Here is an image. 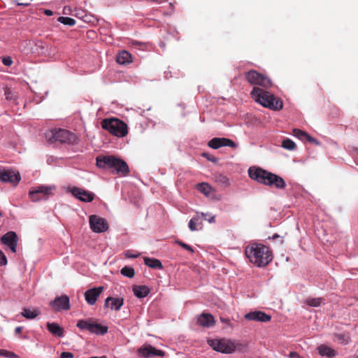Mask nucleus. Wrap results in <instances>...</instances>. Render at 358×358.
<instances>
[{
  "label": "nucleus",
  "instance_id": "aec40b11",
  "mask_svg": "<svg viewBox=\"0 0 358 358\" xmlns=\"http://www.w3.org/2000/svg\"><path fill=\"white\" fill-rule=\"evenodd\" d=\"M124 304L123 298H114L108 296L105 301V306L110 307L111 310H119Z\"/></svg>",
  "mask_w": 358,
  "mask_h": 358
},
{
  "label": "nucleus",
  "instance_id": "bb28decb",
  "mask_svg": "<svg viewBox=\"0 0 358 358\" xmlns=\"http://www.w3.org/2000/svg\"><path fill=\"white\" fill-rule=\"evenodd\" d=\"M317 350L322 356H326L327 357H333L336 356V351L324 345H321L317 348Z\"/></svg>",
  "mask_w": 358,
  "mask_h": 358
},
{
  "label": "nucleus",
  "instance_id": "4be33fe9",
  "mask_svg": "<svg viewBox=\"0 0 358 358\" xmlns=\"http://www.w3.org/2000/svg\"><path fill=\"white\" fill-rule=\"evenodd\" d=\"M48 330L55 336L63 337L64 336V329L61 327L57 323L55 322H48L47 324Z\"/></svg>",
  "mask_w": 358,
  "mask_h": 358
},
{
  "label": "nucleus",
  "instance_id": "2f4dec72",
  "mask_svg": "<svg viewBox=\"0 0 358 358\" xmlns=\"http://www.w3.org/2000/svg\"><path fill=\"white\" fill-rule=\"evenodd\" d=\"M58 22L68 26H73L76 24V20L69 17H59Z\"/></svg>",
  "mask_w": 358,
  "mask_h": 358
},
{
  "label": "nucleus",
  "instance_id": "ea45409f",
  "mask_svg": "<svg viewBox=\"0 0 358 358\" xmlns=\"http://www.w3.org/2000/svg\"><path fill=\"white\" fill-rule=\"evenodd\" d=\"M2 63L6 66H10L13 64V59L10 57H4L2 58Z\"/></svg>",
  "mask_w": 358,
  "mask_h": 358
},
{
  "label": "nucleus",
  "instance_id": "603ef678",
  "mask_svg": "<svg viewBox=\"0 0 358 358\" xmlns=\"http://www.w3.org/2000/svg\"><path fill=\"white\" fill-rule=\"evenodd\" d=\"M334 110H335V115H339V110L337 108H334Z\"/></svg>",
  "mask_w": 358,
  "mask_h": 358
},
{
  "label": "nucleus",
  "instance_id": "9d476101",
  "mask_svg": "<svg viewBox=\"0 0 358 358\" xmlns=\"http://www.w3.org/2000/svg\"><path fill=\"white\" fill-rule=\"evenodd\" d=\"M52 138L55 141L73 145L78 143V138L75 134L62 129H55L52 133Z\"/></svg>",
  "mask_w": 358,
  "mask_h": 358
},
{
  "label": "nucleus",
  "instance_id": "f8f14e48",
  "mask_svg": "<svg viewBox=\"0 0 358 358\" xmlns=\"http://www.w3.org/2000/svg\"><path fill=\"white\" fill-rule=\"evenodd\" d=\"M208 145L213 149H218L221 147H230L236 148L237 145L232 140L227 138H213L208 141Z\"/></svg>",
  "mask_w": 358,
  "mask_h": 358
},
{
  "label": "nucleus",
  "instance_id": "58836bf2",
  "mask_svg": "<svg viewBox=\"0 0 358 358\" xmlns=\"http://www.w3.org/2000/svg\"><path fill=\"white\" fill-rule=\"evenodd\" d=\"M3 357L7 358H20L17 355L14 353L13 352L8 351L6 350V352H3Z\"/></svg>",
  "mask_w": 358,
  "mask_h": 358
},
{
  "label": "nucleus",
  "instance_id": "423d86ee",
  "mask_svg": "<svg viewBox=\"0 0 358 358\" xmlns=\"http://www.w3.org/2000/svg\"><path fill=\"white\" fill-rule=\"evenodd\" d=\"M208 343L214 350L226 354L234 352L240 345L236 341L226 338L209 340Z\"/></svg>",
  "mask_w": 358,
  "mask_h": 358
},
{
  "label": "nucleus",
  "instance_id": "2eb2a0df",
  "mask_svg": "<svg viewBox=\"0 0 358 358\" xmlns=\"http://www.w3.org/2000/svg\"><path fill=\"white\" fill-rule=\"evenodd\" d=\"M248 321L267 322L271 320V316L261 310L251 311L244 316Z\"/></svg>",
  "mask_w": 358,
  "mask_h": 358
},
{
  "label": "nucleus",
  "instance_id": "f257e3e1",
  "mask_svg": "<svg viewBox=\"0 0 358 358\" xmlns=\"http://www.w3.org/2000/svg\"><path fill=\"white\" fill-rule=\"evenodd\" d=\"M250 178L264 185L283 189L286 187L285 180L280 176L259 167H250L248 169Z\"/></svg>",
  "mask_w": 358,
  "mask_h": 358
},
{
  "label": "nucleus",
  "instance_id": "cd10ccee",
  "mask_svg": "<svg viewBox=\"0 0 358 358\" xmlns=\"http://www.w3.org/2000/svg\"><path fill=\"white\" fill-rule=\"evenodd\" d=\"M40 311L38 309L31 310L29 308H24L21 315L28 320H32L39 315Z\"/></svg>",
  "mask_w": 358,
  "mask_h": 358
},
{
  "label": "nucleus",
  "instance_id": "ddd939ff",
  "mask_svg": "<svg viewBox=\"0 0 358 358\" xmlns=\"http://www.w3.org/2000/svg\"><path fill=\"white\" fill-rule=\"evenodd\" d=\"M50 306L55 311L67 310L70 309L69 298L66 295L56 297L50 303Z\"/></svg>",
  "mask_w": 358,
  "mask_h": 358
},
{
  "label": "nucleus",
  "instance_id": "49530a36",
  "mask_svg": "<svg viewBox=\"0 0 358 358\" xmlns=\"http://www.w3.org/2000/svg\"><path fill=\"white\" fill-rule=\"evenodd\" d=\"M221 321L223 322V323H225L227 324L228 326L229 327H232V324H231V320L228 318H222L221 317Z\"/></svg>",
  "mask_w": 358,
  "mask_h": 358
},
{
  "label": "nucleus",
  "instance_id": "b1692460",
  "mask_svg": "<svg viewBox=\"0 0 358 358\" xmlns=\"http://www.w3.org/2000/svg\"><path fill=\"white\" fill-rule=\"evenodd\" d=\"M214 181L219 185L220 187L226 188L229 186L230 182L229 180L224 175L221 173H215L213 176Z\"/></svg>",
  "mask_w": 358,
  "mask_h": 358
},
{
  "label": "nucleus",
  "instance_id": "c9c22d12",
  "mask_svg": "<svg viewBox=\"0 0 358 358\" xmlns=\"http://www.w3.org/2000/svg\"><path fill=\"white\" fill-rule=\"evenodd\" d=\"M293 135L301 140H304L305 136L306 135V132L299 129H294Z\"/></svg>",
  "mask_w": 358,
  "mask_h": 358
},
{
  "label": "nucleus",
  "instance_id": "f3484780",
  "mask_svg": "<svg viewBox=\"0 0 358 358\" xmlns=\"http://www.w3.org/2000/svg\"><path fill=\"white\" fill-rule=\"evenodd\" d=\"M103 287H94L87 289L84 294L85 299L87 303L91 306L95 304L98 298L103 292Z\"/></svg>",
  "mask_w": 358,
  "mask_h": 358
},
{
  "label": "nucleus",
  "instance_id": "9b49d317",
  "mask_svg": "<svg viewBox=\"0 0 358 358\" xmlns=\"http://www.w3.org/2000/svg\"><path fill=\"white\" fill-rule=\"evenodd\" d=\"M90 225L91 229L96 233H101L108 230V224L107 221L96 215L90 217Z\"/></svg>",
  "mask_w": 358,
  "mask_h": 358
},
{
  "label": "nucleus",
  "instance_id": "a878e982",
  "mask_svg": "<svg viewBox=\"0 0 358 358\" xmlns=\"http://www.w3.org/2000/svg\"><path fill=\"white\" fill-rule=\"evenodd\" d=\"M144 263L147 266L150 267L152 268H163V265L162 262L157 259L144 257Z\"/></svg>",
  "mask_w": 358,
  "mask_h": 358
},
{
  "label": "nucleus",
  "instance_id": "c756f323",
  "mask_svg": "<svg viewBox=\"0 0 358 358\" xmlns=\"http://www.w3.org/2000/svg\"><path fill=\"white\" fill-rule=\"evenodd\" d=\"M324 301L323 298H311L306 299V303L312 307H318L324 303Z\"/></svg>",
  "mask_w": 358,
  "mask_h": 358
},
{
  "label": "nucleus",
  "instance_id": "6ab92c4d",
  "mask_svg": "<svg viewBox=\"0 0 358 358\" xmlns=\"http://www.w3.org/2000/svg\"><path fill=\"white\" fill-rule=\"evenodd\" d=\"M138 353L144 357L145 358H150L153 357H161L165 356V352L161 350H157L152 345H148L145 348H141L138 350Z\"/></svg>",
  "mask_w": 358,
  "mask_h": 358
},
{
  "label": "nucleus",
  "instance_id": "a19ab883",
  "mask_svg": "<svg viewBox=\"0 0 358 358\" xmlns=\"http://www.w3.org/2000/svg\"><path fill=\"white\" fill-rule=\"evenodd\" d=\"M7 264V259L3 252L0 250V266L6 265Z\"/></svg>",
  "mask_w": 358,
  "mask_h": 358
},
{
  "label": "nucleus",
  "instance_id": "473e14b6",
  "mask_svg": "<svg viewBox=\"0 0 358 358\" xmlns=\"http://www.w3.org/2000/svg\"><path fill=\"white\" fill-rule=\"evenodd\" d=\"M282 146L287 150H292L295 148L296 144L291 139L287 138L282 141Z\"/></svg>",
  "mask_w": 358,
  "mask_h": 358
},
{
  "label": "nucleus",
  "instance_id": "de8ad7c7",
  "mask_svg": "<svg viewBox=\"0 0 358 358\" xmlns=\"http://www.w3.org/2000/svg\"><path fill=\"white\" fill-rule=\"evenodd\" d=\"M15 2H16L17 6H22L27 7V6L30 5L29 2H20L19 1H16Z\"/></svg>",
  "mask_w": 358,
  "mask_h": 358
},
{
  "label": "nucleus",
  "instance_id": "0eeeda50",
  "mask_svg": "<svg viewBox=\"0 0 358 358\" xmlns=\"http://www.w3.org/2000/svg\"><path fill=\"white\" fill-rule=\"evenodd\" d=\"M245 80L252 85H259L268 89L273 85L271 80L256 70H250L245 74Z\"/></svg>",
  "mask_w": 358,
  "mask_h": 358
},
{
  "label": "nucleus",
  "instance_id": "3c124183",
  "mask_svg": "<svg viewBox=\"0 0 358 358\" xmlns=\"http://www.w3.org/2000/svg\"><path fill=\"white\" fill-rule=\"evenodd\" d=\"M44 13L48 16H51L53 13L52 10L46 9L44 10Z\"/></svg>",
  "mask_w": 358,
  "mask_h": 358
},
{
  "label": "nucleus",
  "instance_id": "72a5a7b5",
  "mask_svg": "<svg viewBox=\"0 0 358 358\" xmlns=\"http://www.w3.org/2000/svg\"><path fill=\"white\" fill-rule=\"evenodd\" d=\"M4 94H5L6 99L7 100H8V101L15 100L16 94H15V92H13V91L10 88L6 87L4 90Z\"/></svg>",
  "mask_w": 358,
  "mask_h": 358
},
{
  "label": "nucleus",
  "instance_id": "f03ea898",
  "mask_svg": "<svg viewBox=\"0 0 358 358\" xmlns=\"http://www.w3.org/2000/svg\"><path fill=\"white\" fill-rule=\"evenodd\" d=\"M245 254L250 262L258 267L266 266L273 259L269 248L260 243H251L248 245Z\"/></svg>",
  "mask_w": 358,
  "mask_h": 358
},
{
  "label": "nucleus",
  "instance_id": "5fc2aeb1",
  "mask_svg": "<svg viewBox=\"0 0 358 358\" xmlns=\"http://www.w3.org/2000/svg\"><path fill=\"white\" fill-rule=\"evenodd\" d=\"M3 352H6V350H0V356H3Z\"/></svg>",
  "mask_w": 358,
  "mask_h": 358
},
{
  "label": "nucleus",
  "instance_id": "f704fd0d",
  "mask_svg": "<svg viewBox=\"0 0 358 358\" xmlns=\"http://www.w3.org/2000/svg\"><path fill=\"white\" fill-rule=\"evenodd\" d=\"M336 337H337L338 341L341 343L344 344V345L348 344L350 341V338L348 334H338V335H336Z\"/></svg>",
  "mask_w": 358,
  "mask_h": 358
},
{
  "label": "nucleus",
  "instance_id": "20e7f679",
  "mask_svg": "<svg viewBox=\"0 0 358 358\" xmlns=\"http://www.w3.org/2000/svg\"><path fill=\"white\" fill-rule=\"evenodd\" d=\"M96 166L100 169H110L112 172L122 176H125L129 173V169L126 162L114 156L97 157Z\"/></svg>",
  "mask_w": 358,
  "mask_h": 358
},
{
  "label": "nucleus",
  "instance_id": "6e6552de",
  "mask_svg": "<svg viewBox=\"0 0 358 358\" xmlns=\"http://www.w3.org/2000/svg\"><path fill=\"white\" fill-rule=\"evenodd\" d=\"M56 190L55 185H40L29 190V196L33 202H37L42 199L46 200L48 196L54 194Z\"/></svg>",
  "mask_w": 358,
  "mask_h": 358
},
{
  "label": "nucleus",
  "instance_id": "bf43d9fd",
  "mask_svg": "<svg viewBox=\"0 0 358 358\" xmlns=\"http://www.w3.org/2000/svg\"><path fill=\"white\" fill-rule=\"evenodd\" d=\"M356 358H358V355L356 357Z\"/></svg>",
  "mask_w": 358,
  "mask_h": 358
},
{
  "label": "nucleus",
  "instance_id": "13d9d810",
  "mask_svg": "<svg viewBox=\"0 0 358 358\" xmlns=\"http://www.w3.org/2000/svg\"><path fill=\"white\" fill-rule=\"evenodd\" d=\"M1 216H2V213H1V212L0 211V217H1Z\"/></svg>",
  "mask_w": 358,
  "mask_h": 358
},
{
  "label": "nucleus",
  "instance_id": "7ed1b4c3",
  "mask_svg": "<svg viewBox=\"0 0 358 358\" xmlns=\"http://www.w3.org/2000/svg\"><path fill=\"white\" fill-rule=\"evenodd\" d=\"M254 100L265 108L273 110H280L283 107L282 101L271 92L258 87H254L250 93Z\"/></svg>",
  "mask_w": 358,
  "mask_h": 358
},
{
  "label": "nucleus",
  "instance_id": "37998d69",
  "mask_svg": "<svg viewBox=\"0 0 358 358\" xmlns=\"http://www.w3.org/2000/svg\"><path fill=\"white\" fill-rule=\"evenodd\" d=\"M140 255L139 253L138 254H133L131 252V251L130 250H128L125 252V256L127 257V258H136L138 257V256Z\"/></svg>",
  "mask_w": 358,
  "mask_h": 358
},
{
  "label": "nucleus",
  "instance_id": "4468645a",
  "mask_svg": "<svg viewBox=\"0 0 358 358\" xmlns=\"http://www.w3.org/2000/svg\"><path fill=\"white\" fill-rule=\"evenodd\" d=\"M2 243L7 245L13 252H16L18 237L15 232L8 231L1 238Z\"/></svg>",
  "mask_w": 358,
  "mask_h": 358
},
{
  "label": "nucleus",
  "instance_id": "7c9ffc66",
  "mask_svg": "<svg viewBox=\"0 0 358 358\" xmlns=\"http://www.w3.org/2000/svg\"><path fill=\"white\" fill-rule=\"evenodd\" d=\"M120 272L124 276H126V277H128L130 278H133L135 275L134 269L133 268L129 267V266H124L121 269Z\"/></svg>",
  "mask_w": 358,
  "mask_h": 358
},
{
  "label": "nucleus",
  "instance_id": "864d4df0",
  "mask_svg": "<svg viewBox=\"0 0 358 358\" xmlns=\"http://www.w3.org/2000/svg\"><path fill=\"white\" fill-rule=\"evenodd\" d=\"M132 44L134 45H141V43L138 41H134V42H132Z\"/></svg>",
  "mask_w": 358,
  "mask_h": 358
},
{
  "label": "nucleus",
  "instance_id": "8fccbe9b",
  "mask_svg": "<svg viewBox=\"0 0 358 358\" xmlns=\"http://www.w3.org/2000/svg\"><path fill=\"white\" fill-rule=\"evenodd\" d=\"M284 237H285V236H280L279 234H273V236H272V238H272V239H273V240H275V239H277V238H283Z\"/></svg>",
  "mask_w": 358,
  "mask_h": 358
},
{
  "label": "nucleus",
  "instance_id": "09e8293b",
  "mask_svg": "<svg viewBox=\"0 0 358 358\" xmlns=\"http://www.w3.org/2000/svg\"><path fill=\"white\" fill-rule=\"evenodd\" d=\"M22 331V327H17L15 329V333L16 334H20Z\"/></svg>",
  "mask_w": 358,
  "mask_h": 358
},
{
  "label": "nucleus",
  "instance_id": "c03bdc74",
  "mask_svg": "<svg viewBox=\"0 0 358 358\" xmlns=\"http://www.w3.org/2000/svg\"><path fill=\"white\" fill-rule=\"evenodd\" d=\"M73 355L69 352H63L61 353L60 358H73Z\"/></svg>",
  "mask_w": 358,
  "mask_h": 358
},
{
  "label": "nucleus",
  "instance_id": "dca6fc26",
  "mask_svg": "<svg viewBox=\"0 0 358 358\" xmlns=\"http://www.w3.org/2000/svg\"><path fill=\"white\" fill-rule=\"evenodd\" d=\"M21 177L19 173L10 170L0 169V180L5 182H10L17 185L20 180Z\"/></svg>",
  "mask_w": 358,
  "mask_h": 358
},
{
  "label": "nucleus",
  "instance_id": "393cba45",
  "mask_svg": "<svg viewBox=\"0 0 358 358\" xmlns=\"http://www.w3.org/2000/svg\"><path fill=\"white\" fill-rule=\"evenodd\" d=\"M116 61L120 64H129L132 62L131 55L129 52L123 50L118 54Z\"/></svg>",
  "mask_w": 358,
  "mask_h": 358
},
{
  "label": "nucleus",
  "instance_id": "e433bc0d",
  "mask_svg": "<svg viewBox=\"0 0 358 358\" xmlns=\"http://www.w3.org/2000/svg\"><path fill=\"white\" fill-rule=\"evenodd\" d=\"M176 243L178 244L180 246H181L182 248L190 252L191 253H194V251L193 248L190 245H187V243L182 242L180 241H176Z\"/></svg>",
  "mask_w": 358,
  "mask_h": 358
},
{
  "label": "nucleus",
  "instance_id": "79ce46f5",
  "mask_svg": "<svg viewBox=\"0 0 358 358\" xmlns=\"http://www.w3.org/2000/svg\"><path fill=\"white\" fill-rule=\"evenodd\" d=\"M304 139H306L307 141H308L310 143H314L317 145H319V142L315 138H313L309 134H308L307 133H306V135L305 136Z\"/></svg>",
  "mask_w": 358,
  "mask_h": 358
},
{
  "label": "nucleus",
  "instance_id": "a18cd8bd",
  "mask_svg": "<svg viewBox=\"0 0 358 358\" xmlns=\"http://www.w3.org/2000/svg\"><path fill=\"white\" fill-rule=\"evenodd\" d=\"M201 215H202V217H204L205 220H208L210 223L215 222V221L214 216H211V217H210V219H207V214L202 213Z\"/></svg>",
  "mask_w": 358,
  "mask_h": 358
},
{
  "label": "nucleus",
  "instance_id": "4c0bfd02",
  "mask_svg": "<svg viewBox=\"0 0 358 358\" xmlns=\"http://www.w3.org/2000/svg\"><path fill=\"white\" fill-rule=\"evenodd\" d=\"M197 218H192L189 222V228L191 231L196 230Z\"/></svg>",
  "mask_w": 358,
  "mask_h": 358
},
{
  "label": "nucleus",
  "instance_id": "1a4fd4ad",
  "mask_svg": "<svg viewBox=\"0 0 358 358\" xmlns=\"http://www.w3.org/2000/svg\"><path fill=\"white\" fill-rule=\"evenodd\" d=\"M76 326L80 329L87 330L97 335H104L108 331L106 326L94 322L92 320H80Z\"/></svg>",
  "mask_w": 358,
  "mask_h": 358
},
{
  "label": "nucleus",
  "instance_id": "5701e85b",
  "mask_svg": "<svg viewBox=\"0 0 358 358\" xmlns=\"http://www.w3.org/2000/svg\"><path fill=\"white\" fill-rule=\"evenodd\" d=\"M150 289L145 285H135L133 287L134 295L138 298H143L148 295Z\"/></svg>",
  "mask_w": 358,
  "mask_h": 358
},
{
  "label": "nucleus",
  "instance_id": "412c9836",
  "mask_svg": "<svg viewBox=\"0 0 358 358\" xmlns=\"http://www.w3.org/2000/svg\"><path fill=\"white\" fill-rule=\"evenodd\" d=\"M197 322L201 327H210L214 325L215 320L212 315L203 313L199 317Z\"/></svg>",
  "mask_w": 358,
  "mask_h": 358
},
{
  "label": "nucleus",
  "instance_id": "6e6d98bb",
  "mask_svg": "<svg viewBox=\"0 0 358 358\" xmlns=\"http://www.w3.org/2000/svg\"><path fill=\"white\" fill-rule=\"evenodd\" d=\"M38 47L43 48H44L43 43L41 42V45H38Z\"/></svg>",
  "mask_w": 358,
  "mask_h": 358
},
{
  "label": "nucleus",
  "instance_id": "39448f33",
  "mask_svg": "<svg viewBox=\"0 0 358 358\" xmlns=\"http://www.w3.org/2000/svg\"><path fill=\"white\" fill-rule=\"evenodd\" d=\"M101 125L103 129L117 137H124L128 134L127 124L117 118H105L101 122Z\"/></svg>",
  "mask_w": 358,
  "mask_h": 358
},
{
  "label": "nucleus",
  "instance_id": "4d7b16f0",
  "mask_svg": "<svg viewBox=\"0 0 358 358\" xmlns=\"http://www.w3.org/2000/svg\"><path fill=\"white\" fill-rule=\"evenodd\" d=\"M280 243H283V240L282 239L280 240Z\"/></svg>",
  "mask_w": 358,
  "mask_h": 358
},
{
  "label": "nucleus",
  "instance_id": "c85d7f7f",
  "mask_svg": "<svg viewBox=\"0 0 358 358\" xmlns=\"http://www.w3.org/2000/svg\"><path fill=\"white\" fill-rule=\"evenodd\" d=\"M196 189L206 196H208L211 192L212 188L208 183L202 182L196 185Z\"/></svg>",
  "mask_w": 358,
  "mask_h": 358
},
{
  "label": "nucleus",
  "instance_id": "a211bd4d",
  "mask_svg": "<svg viewBox=\"0 0 358 358\" xmlns=\"http://www.w3.org/2000/svg\"><path fill=\"white\" fill-rule=\"evenodd\" d=\"M71 193L75 197L84 202H91L94 199V193L79 187L72 188Z\"/></svg>",
  "mask_w": 358,
  "mask_h": 358
}]
</instances>
